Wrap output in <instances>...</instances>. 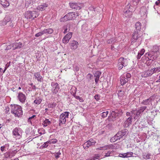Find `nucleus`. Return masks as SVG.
Listing matches in <instances>:
<instances>
[{
  "label": "nucleus",
  "instance_id": "4468645a",
  "mask_svg": "<svg viewBox=\"0 0 160 160\" xmlns=\"http://www.w3.org/2000/svg\"><path fill=\"white\" fill-rule=\"evenodd\" d=\"M69 4L71 8L77 10H80L82 6V4L78 2H70Z\"/></svg>",
  "mask_w": 160,
  "mask_h": 160
},
{
  "label": "nucleus",
  "instance_id": "bb28decb",
  "mask_svg": "<svg viewBox=\"0 0 160 160\" xmlns=\"http://www.w3.org/2000/svg\"><path fill=\"white\" fill-rule=\"evenodd\" d=\"M129 80H128V79L125 78L124 77L122 76L120 77V81L121 85H123L127 82Z\"/></svg>",
  "mask_w": 160,
  "mask_h": 160
},
{
  "label": "nucleus",
  "instance_id": "7c9ffc66",
  "mask_svg": "<svg viewBox=\"0 0 160 160\" xmlns=\"http://www.w3.org/2000/svg\"><path fill=\"white\" fill-rule=\"evenodd\" d=\"M44 34H52L53 32V29L51 28H49L47 29H44L43 30Z\"/></svg>",
  "mask_w": 160,
  "mask_h": 160
},
{
  "label": "nucleus",
  "instance_id": "6ab92c4d",
  "mask_svg": "<svg viewBox=\"0 0 160 160\" xmlns=\"http://www.w3.org/2000/svg\"><path fill=\"white\" fill-rule=\"evenodd\" d=\"M153 73L152 69L147 70L144 72L142 75V77L146 78L151 76Z\"/></svg>",
  "mask_w": 160,
  "mask_h": 160
},
{
  "label": "nucleus",
  "instance_id": "338daca9",
  "mask_svg": "<svg viewBox=\"0 0 160 160\" xmlns=\"http://www.w3.org/2000/svg\"><path fill=\"white\" fill-rule=\"evenodd\" d=\"M142 55L140 54L138 52V55L137 56V58L138 60L141 57V56H142Z\"/></svg>",
  "mask_w": 160,
  "mask_h": 160
},
{
  "label": "nucleus",
  "instance_id": "aec40b11",
  "mask_svg": "<svg viewBox=\"0 0 160 160\" xmlns=\"http://www.w3.org/2000/svg\"><path fill=\"white\" fill-rule=\"evenodd\" d=\"M96 142H91V141H87L85 142L83 145V148L85 149H86L87 148L89 147L90 146L94 145L95 143Z\"/></svg>",
  "mask_w": 160,
  "mask_h": 160
},
{
  "label": "nucleus",
  "instance_id": "4be33fe9",
  "mask_svg": "<svg viewBox=\"0 0 160 160\" xmlns=\"http://www.w3.org/2000/svg\"><path fill=\"white\" fill-rule=\"evenodd\" d=\"M101 74V72L99 71H97L94 73V76L95 77V81L96 84L98 83Z\"/></svg>",
  "mask_w": 160,
  "mask_h": 160
},
{
  "label": "nucleus",
  "instance_id": "0eeeda50",
  "mask_svg": "<svg viewBox=\"0 0 160 160\" xmlns=\"http://www.w3.org/2000/svg\"><path fill=\"white\" fill-rule=\"evenodd\" d=\"M22 130L20 128L16 127L12 130V134L16 139H20L22 137Z\"/></svg>",
  "mask_w": 160,
  "mask_h": 160
},
{
  "label": "nucleus",
  "instance_id": "58836bf2",
  "mask_svg": "<svg viewBox=\"0 0 160 160\" xmlns=\"http://www.w3.org/2000/svg\"><path fill=\"white\" fill-rule=\"evenodd\" d=\"M9 144H5L3 146H2L1 147V151L3 152L4 151H6L5 149L6 148L8 149L9 147Z\"/></svg>",
  "mask_w": 160,
  "mask_h": 160
},
{
  "label": "nucleus",
  "instance_id": "5fc2aeb1",
  "mask_svg": "<svg viewBox=\"0 0 160 160\" xmlns=\"http://www.w3.org/2000/svg\"><path fill=\"white\" fill-rule=\"evenodd\" d=\"M145 51V50L144 49L142 48L140 51H139L138 52L140 54L142 55L144 54Z\"/></svg>",
  "mask_w": 160,
  "mask_h": 160
},
{
  "label": "nucleus",
  "instance_id": "a878e982",
  "mask_svg": "<svg viewBox=\"0 0 160 160\" xmlns=\"http://www.w3.org/2000/svg\"><path fill=\"white\" fill-rule=\"evenodd\" d=\"M22 46V43L21 42L14 43L12 44V47L13 50L20 48Z\"/></svg>",
  "mask_w": 160,
  "mask_h": 160
},
{
  "label": "nucleus",
  "instance_id": "37998d69",
  "mask_svg": "<svg viewBox=\"0 0 160 160\" xmlns=\"http://www.w3.org/2000/svg\"><path fill=\"white\" fill-rule=\"evenodd\" d=\"M116 40L114 38H112L108 39L107 41L108 43L111 44L116 42Z\"/></svg>",
  "mask_w": 160,
  "mask_h": 160
},
{
  "label": "nucleus",
  "instance_id": "412c9836",
  "mask_svg": "<svg viewBox=\"0 0 160 160\" xmlns=\"http://www.w3.org/2000/svg\"><path fill=\"white\" fill-rule=\"evenodd\" d=\"M132 117H129L125 121L124 123L125 124V127H128L131 125L132 124Z\"/></svg>",
  "mask_w": 160,
  "mask_h": 160
},
{
  "label": "nucleus",
  "instance_id": "09e8293b",
  "mask_svg": "<svg viewBox=\"0 0 160 160\" xmlns=\"http://www.w3.org/2000/svg\"><path fill=\"white\" fill-rule=\"evenodd\" d=\"M74 97L76 99L79 100L80 102H82L83 101V100L82 97H80L76 95H75Z\"/></svg>",
  "mask_w": 160,
  "mask_h": 160
},
{
  "label": "nucleus",
  "instance_id": "603ef678",
  "mask_svg": "<svg viewBox=\"0 0 160 160\" xmlns=\"http://www.w3.org/2000/svg\"><path fill=\"white\" fill-rule=\"evenodd\" d=\"M140 0H132V4L133 5L136 6L139 3Z\"/></svg>",
  "mask_w": 160,
  "mask_h": 160
},
{
  "label": "nucleus",
  "instance_id": "8fccbe9b",
  "mask_svg": "<svg viewBox=\"0 0 160 160\" xmlns=\"http://www.w3.org/2000/svg\"><path fill=\"white\" fill-rule=\"evenodd\" d=\"M44 34V33L43 32V31H42L39 32L36 34H35V36L36 37H39V36H41L42 35Z\"/></svg>",
  "mask_w": 160,
  "mask_h": 160
},
{
  "label": "nucleus",
  "instance_id": "f03ea898",
  "mask_svg": "<svg viewBox=\"0 0 160 160\" xmlns=\"http://www.w3.org/2000/svg\"><path fill=\"white\" fill-rule=\"evenodd\" d=\"M123 113L121 109H116L115 110H111L110 111V115L108 117V121H114L119 118Z\"/></svg>",
  "mask_w": 160,
  "mask_h": 160
},
{
  "label": "nucleus",
  "instance_id": "1a4fd4ad",
  "mask_svg": "<svg viewBox=\"0 0 160 160\" xmlns=\"http://www.w3.org/2000/svg\"><path fill=\"white\" fill-rule=\"evenodd\" d=\"M69 113V112H66L61 114L59 117V126L65 123L67 119L68 118Z\"/></svg>",
  "mask_w": 160,
  "mask_h": 160
},
{
  "label": "nucleus",
  "instance_id": "39448f33",
  "mask_svg": "<svg viewBox=\"0 0 160 160\" xmlns=\"http://www.w3.org/2000/svg\"><path fill=\"white\" fill-rule=\"evenodd\" d=\"M128 64V60L123 57L120 58L118 61V67L119 70H121L123 67H126Z\"/></svg>",
  "mask_w": 160,
  "mask_h": 160
},
{
  "label": "nucleus",
  "instance_id": "f257e3e1",
  "mask_svg": "<svg viewBox=\"0 0 160 160\" xmlns=\"http://www.w3.org/2000/svg\"><path fill=\"white\" fill-rule=\"evenodd\" d=\"M135 29L132 34V39L131 43L135 42L139 38L141 29V24L139 22H136L135 25Z\"/></svg>",
  "mask_w": 160,
  "mask_h": 160
},
{
  "label": "nucleus",
  "instance_id": "864d4df0",
  "mask_svg": "<svg viewBox=\"0 0 160 160\" xmlns=\"http://www.w3.org/2000/svg\"><path fill=\"white\" fill-rule=\"evenodd\" d=\"M126 154V156H127V158H128L132 156L133 153L132 152H127Z\"/></svg>",
  "mask_w": 160,
  "mask_h": 160
},
{
  "label": "nucleus",
  "instance_id": "c9c22d12",
  "mask_svg": "<svg viewBox=\"0 0 160 160\" xmlns=\"http://www.w3.org/2000/svg\"><path fill=\"white\" fill-rule=\"evenodd\" d=\"M124 92L121 90H118V97L120 99H122L121 98L124 95Z\"/></svg>",
  "mask_w": 160,
  "mask_h": 160
},
{
  "label": "nucleus",
  "instance_id": "de8ad7c7",
  "mask_svg": "<svg viewBox=\"0 0 160 160\" xmlns=\"http://www.w3.org/2000/svg\"><path fill=\"white\" fill-rule=\"evenodd\" d=\"M152 69L153 73H155L157 72H160V67H157L156 68H154Z\"/></svg>",
  "mask_w": 160,
  "mask_h": 160
},
{
  "label": "nucleus",
  "instance_id": "473e14b6",
  "mask_svg": "<svg viewBox=\"0 0 160 160\" xmlns=\"http://www.w3.org/2000/svg\"><path fill=\"white\" fill-rule=\"evenodd\" d=\"M88 25L87 23H85L82 26V30L84 33L88 30Z\"/></svg>",
  "mask_w": 160,
  "mask_h": 160
},
{
  "label": "nucleus",
  "instance_id": "69168bd1",
  "mask_svg": "<svg viewBox=\"0 0 160 160\" xmlns=\"http://www.w3.org/2000/svg\"><path fill=\"white\" fill-rule=\"evenodd\" d=\"M94 98L97 101L99 99V97L98 94L94 96Z\"/></svg>",
  "mask_w": 160,
  "mask_h": 160
},
{
  "label": "nucleus",
  "instance_id": "a18cd8bd",
  "mask_svg": "<svg viewBox=\"0 0 160 160\" xmlns=\"http://www.w3.org/2000/svg\"><path fill=\"white\" fill-rule=\"evenodd\" d=\"M112 152H113V150H109L107 152L105 153L104 157H108L111 156V154L112 153Z\"/></svg>",
  "mask_w": 160,
  "mask_h": 160
},
{
  "label": "nucleus",
  "instance_id": "c03bdc74",
  "mask_svg": "<svg viewBox=\"0 0 160 160\" xmlns=\"http://www.w3.org/2000/svg\"><path fill=\"white\" fill-rule=\"evenodd\" d=\"M56 104L55 102H53L52 103H49L48 105V107L49 108H53L56 107Z\"/></svg>",
  "mask_w": 160,
  "mask_h": 160
},
{
  "label": "nucleus",
  "instance_id": "20e7f679",
  "mask_svg": "<svg viewBox=\"0 0 160 160\" xmlns=\"http://www.w3.org/2000/svg\"><path fill=\"white\" fill-rule=\"evenodd\" d=\"M128 130L126 129H124L119 131L110 140H120L123 137H125L128 134Z\"/></svg>",
  "mask_w": 160,
  "mask_h": 160
},
{
  "label": "nucleus",
  "instance_id": "cd10ccee",
  "mask_svg": "<svg viewBox=\"0 0 160 160\" xmlns=\"http://www.w3.org/2000/svg\"><path fill=\"white\" fill-rule=\"evenodd\" d=\"M11 18L9 16L6 15L3 20V25H6L8 22L10 21Z\"/></svg>",
  "mask_w": 160,
  "mask_h": 160
},
{
  "label": "nucleus",
  "instance_id": "e433bc0d",
  "mask_svg": "<svg viewBox=\"0 0 160 160\" xmlns=\"http://www.w3.org/2000/svg\"><path fill=\"white\" fill-rule=\"evenodd\" d=\"M159 48L157 46H153L152 51L151 52H159Z\"/></svg>",
  "mask_w": 160,
  "mask_h": 160
},
{
  "label": "nucleus",
  "instance_id": "423d86ee",
  "mask_svg": "<svg viewBox=\"0 0 160 160\" xmlns=\"http://www.w3.org/2000/svg\"><path fill=\"white\" fill-rule=\"evenodd\" d=\"M76 14L75 12H70L66 14L64 17L60 19L61 22H64L68 20L73 19L76 17Z\"/></svg>",
  "mask_w": 160,
  "mask_h": 160
},
{
  "label": "nucleus",
  "instance_id": "052dcab7",
  "mask_svg": "<svg viewBox=\"0 0 160 160\" xmlns=\"http://www.w3.org/2000/svg\"><path fill=\"white\" fill-rule=\"evenodd\" d=\"M63 29L64 30L63 33H65L68 32V28L66 26H64L63 27Z\"/></svg>",
  "mask_w": 160,
  "mask_h": 160
},
{
  "label": "nucleus",
  "instance_id": "c85d7f7f",
  "mask_svg": "<svg viewBox=\"0 0 160 160\" xmlns=\"http://www.w3.org/2000/svg\"><path fill=\"white\" fill-rule=\"evenodd\" d=\"M78 43L77 42L73 41L71 43V48L72 49H75L78 47Z\"/></svg>",
  "mask_w": 160,
  "mask_h": 160
},
{
  "label": "nucleus",
  "instance_id": "680f3d73",
  "mask_svg": "<svg viewBox=\"0 0 160 160\" xmlns=\"http://www.w3.org/2000/svg\"><path fill=\"white\" fill-rule=\"evenodd\" d=\"M61 154V153L60 152H58L55 155V158H58L60 157V155Z\"/></svg>",
  "mask_w": 160,
  "mask_h": 160
},
{
  "label": "nucleus",
  "instance_id": "6e6552de",
  "mask_svg": "<svg viewBox=\"0 0 160 160\" xmlns=\"http://www.w3.org/2000/svg\"><path fill=\"white\" fill-rule=\"evenodd\" d=\"M39 13L35 11H27L25 12V18L27 19H34L38 16Z\"/></svg>",
  "mask_w": 160,
  "mask_h": 160
},
{
  "label": "nucleus",
  "instance_id": "79ce46f5",
  "mask_svg": "<svg viewBox=\"0 0 160 160\" xmlns=\"http://www.w3.org/2000/svg\"><path fill=\"white\" fill-rule=\"evenodd\" d=\"M123 77H124L125 78L128 79V80H129L131 77V74L129 73H127L122 75Z\"/></svg>",
  "mask_w": 160,
  "mask_h": 160
},
{
  "label": "nucleus",
  "instance_id": "b1692460",
  "mask_svg": "<svg viewBox=\"0 0 160 160\" xmlns=\"http://www.w3.org/2000/svg\"><path fill=\"white\" fill-rule=\"evenodd\" d=\"M57 142L56 141H54L53 142H52L47 141L46 142H44L43 144L40 147V148L41 149H42L44 148H47L48 146V144L49 143L50 144H51V143H55Z\"/></svg>",
  "mask_w": 160,
  "mask_h": 160
},
{
  "label": "nucleus",
  "instance_id": "c756f323",
  "mask_svg": "<svg viewBox=\"0 0 160 160\" xmlns=\"http://www.w3.org/2000/svg\"><path fill=\"white\" fill-rule=\"evenodd\" d=\"M1 4L5 8L7 7L9 5V3L7 0H1Z\"/></svg>",
  "mask_w": 160,
  "mask_h": 160
},
{
  "label": "nucleus",
  "instance_id": "ea45409f",
  "mask_svg": "<svg viewBox=\"0 0 160 160\" xmlns=\"http://www.w3.org/2000/svg\"><path fill=\"white\" fill-rule=\"evenodd\" d=\"M147 108V106H143L140 108L138 110L139 112L141 113L143 112L145 110H146Z\"/></svg>",
  "mask_w": 160,
  "mask_h": 160
},
{
  "label": "nucleus",
  "instance_id": "13d9d810",
  "mask_svg": "<svg viewBox=\"0 0 160 160\" xmlns=\"http://www.w3.org/2000/svg\"><path fill=\"white\" fill-rule=\"evenodd\" d=\"M10 111V109L8 107H5V112L6 113H8Z\"/></svg>",
  "mask_w": 160,
  "mask_h": 160
},
{
  "label": "nucleus",
  "instance_id": "f704fd0d",
  "mask_svg": "<svg viewBox=\"0 0 160 160\" xmlns=\"http://www.w3.org/2000/svg\"><path fill=\"white\" fill-rule=\"evenodd\" d=\"M101 156L100 154H96L94 155L91 159L92 160H96L97 159H99V158Z\"/></svg>",
  "mask_w": 160,
  "mask_h": 160
},
{
  "label": "nucleus",
  "instance_id": "6e6d98bb",
  "mask_svg": "<svg viewBox=\"0 0 160 160\" xmlns=\"http://www.w3.org/2000/svg\"><path fill=\"white\" fill-rule=\"evenodd\" d=\"M119 157L122 158H127V156H126V153H123V154H120L119 155Z\"/></svg>",
  "mask_w": 160,
  "mask_h": 160
},
{
  "label": "nucleus",
  "instance_id": "2f4dec72",
  "mask_svg": "<svg viewBox=\"0 0 160 160\" xmlns=\"http://www.w3.org/2000/svg\"><path fill=\"white\" fill-rule=\"evenodd\" d=\"M42 101V99L41 97H36L34 101V102L36 104L39 105L41 103Z\"/></svg>",
  "mask_w": 160,
  "mask_h": 160
},
{
  "label": "nucleus",
  "instance_id": "2eb2a0df",
  "mask_svg": "<svg viewBox=\"0 0 160 160\" xmlns=\"http://www.w3.org/2000/svg\"><path fill=\"white\" fill-rule=\"evenodd\" d=\"M131 117H133L134 119H137L140 115V113L138 110L136 109L132 110L131 111Z\"/></svg>",
  "mask_w": 160,
  "mask_h": 160
},
{
  "label": "nucleus",
  "instance_id": "ddd939ff",
  "mask_svg": "<svg viewBox=\"0 0 160 160\" xmlns=\"http://www.w3.org/2000/svg\"><path fill=\"white\" fill-rule=\"evenodd\" d=\"M52 86L51 91L53 94L57 93L59 90L60 87L58 83L55 82H52L51 83Z\"/></svg>",
  "mask_w": 160,
  "mask_h": 160
},
{
  "label": "nucleus",
  "instance_id": "a211bd4d",
  "mask_svg": "<svg viewBox=\"0 0 160 160\" xmlns=\"http://www.w3.org/2000/svg\"><path fill=\"white\" fill-rule=\"evenodd\" d=\"M18 97L20 102L22 103H24L25 102L26 99V96L22 92H19L18 93Z\"/></svg>",
  "mask_w": 160,
  "mask_h": 160
},
{
  "label": "nucleus",
  "instance_id": "e2e57ef3",
  "mask_svg": "<svg viewBox=\"0 0 160 160\" xmlns=\"http://www.w3.org/2000/svg\"><path fill=\"white\" fill-rule=\"evenodd\" d=\"M35 116V115H32V117H29L28 120V122H30L31 123V119L34 118Z\"/></svg>",
  "mask_w": 160,
  "mask_h": 160
},
{
  "label": "nucleus",
  "instance_id": "9d476101",
  "mask_svg": "<svg viewBox=\"0 0 160 160\" xmlns=\"http://www.w3.org/2000/svg\"><path fill=\"white\" fill-rule=\"evenodd\" d=\"M159 54V52H150L146 53L145 56L148 58L149 60L153 61L158 57Z\"/></svg>",
  "mask_w": 160,
  "mask_h": 160
},
{
  "label": "nucleus",
  "instance_id": "4c0bfd02",
  "mask_svg": "<svg viewBox=\"0 0 160 160\" xmlns=\"http://www.w3.org/2000/svg\"><path fill=\"white\" fill-rule=\"evenodd\" d=\"M151 155L150 153H145L143 155V158L145 159H149L150 158Z\"/></svg>",
  "mask_w": 160,
  "mask_h": 160
},
{
  "label": "nucleus",
  "instance_id": "7ed1b4c3",
  "mask_svg": "<svg viewBox=\"0 0 160 160\" xmlns=\"http://www.w3.org/2000/svg\"><path fill=\"white\" fill-rule=\"evenodd\" d=\"M11 112L14 115L15 117H19L22 115V111L21 107L17 105H11Z\"/></svg>",
  "mask_w": 160,
  "mask_h": 160
},
{
  "label": "nucleus",
  "instance_id": "5701e85b",
  "mask_svg": "<svg viewBox=\"0 0 160 160\" xmlns=\"http://www.w3.org/2000/svg\"><path fill=\"white\" fill-rule=\"evenodd\" d=\"M113 148V145L112 144H110L109 145H107L101 147L100 148H97L98 150H106L109 149H112Z\"/></svg>",
  "mask_w": 160,
  "mask_h": 160
},
{
  "label": "nucleus",
  "instance_id": "393cba45",
  "mask_svg": "<svg viewBox=\"0 0 160 160\" xmlns=\"http://www.w3.org/2000/svg\"><path fill=\"white\" fill-rule=\"evenodd\" d=\"M48 6V4L46 3H43L42 4L38 6L37 8V9L38 10L42 11L45 10L46 8Z\"/></svg>",
  "mask_w": 160,
  "mask_h": 160
},
{
  "label": "nucleus",
  "instance_id": "4d7b16f0",
  "mask_svg": "<svg viewBox=\"0 0 160 160\" xmlns=\"http://www.w3.org/2000/svg\"><path fill=\"white\" fill-rule=\"evenodd\" d=\"M92 77V75L91 74L88 73L87 76V78L88 80H90Z\"/></svg>",
  "mask_w": 160,
  "mask_h": 160
},
{
  "label": "nucleus",
  "instance_id": "a19ab883",
  "mask_svg": "<svg viewBox=\"0 0 160 160\" xmlns=\"http://www.w3.org/2000/svg\"><path fill=\"white\" fill-rule=\"evenodd\" d=\"M76 92V88L75 87H72L71 89V92L72 94L74 96Z\"/></svg>",
  "mask_w": 160,
  "mask_h": 160
},
{
  "label": "nucleus",
  "instance_id": "774afa93",
  "mask_svg": "<svg viewBox=\"0 0 160 160\" xmlns=\"http://www.w3.org/2000/svg\"><path fill=\"white\" fill-rule=\"evenodd\" d=\"M155 4L156 5L160 6V0H158L155 2Z\"/></svg>",
  "mask_w": 160,
  "mask_h": 160
},
{
  "label": "nucleus",
  "instance_id": "f3484780",
  "mask_svg": "<svg viewBox=\"0 0 160 160\" xmlns=\"http://www.w3.org/2000/svg\"><path fill=\"white\" fill-rule=\"evenodd\" d=\"M72 33L71 32L68 33L65 36H64L62 39V42L65 43L68 42L69 41L71 38L72 36Z\"/></svg>",
  "mask_w": 160,
  "mask_h": 160
},
{
  "label": "nucleus",
  "instance_id": "3c124183",
  "mask_svg": "<svg viewBox=\"0 0 160 160\" xmlns=\"http://www.w3.org/2000/svg\"><path fill=\"white\" fill-rule=\"evenodd\" d=\"M112 127V124L111 122H110L106 124V128L108 129H110Z\"/></svg>",
  "mask_w": 160,
  "mask_h": 160
},
{
  "label": "nucleus",
  "instance_id": "dca6fc26",
  "mask_svg": "<svg viewBox=\"0 0 160 160\" xmlns=\"http://www.w3.org/2000/svg\"><path fill=\"white\" fill-rule=\"evenodd\" d=\"M33 78L40 82H42L43 80V78L39 72H36L34 73Z\"/></svg>",
  "mask_w": 160,
  "mask_h": 160
},
{
  "label": "nucleus",
  "instance_id": "9b49d317",
  "mask_svg": "<svg viewBox=\"0 0 160 160\" xmlns=\"http://www.w3.org/2000/svg\"><path fill=\"white\" fill-rule=\"evenodd\" d=\"M131 10V5L129 3L125 7L123 11V15L126 18L131 17L132 14Z\"/></svg>",
  "mask_w": 160,
  "mask_h": 160
},
{
  "label": "nucleus",
  "instance_id": "49530a36",
  "mask_svg": "<svg viewBox=\"0 0 160 160\" xmlns=\"http://www.w3.org/2000/svg\"><path fill=\"white\" fill-rule=\"evenodd\" d=\"M108 111H106V112H103L102 113V117L104 118L107 117L108 114Z\"/></svg>",
  "mask_w": 160,
  "mask_h": 160
},
{
  "label": "nucleus",
  "instance_id": "f8f14e48",
  "mask_svg": "<svg viewBox=\"0 0 160 160\" xmlns=\"http://www.w3.org/2000/svg\"><path fill=\"white\" fill-rule=\"evenodd\" d=\"M155 98L156 96L153 95L150 96L148 98L143 100L141 104L148 106H152V102L154 101Z\"/></svg>",
  "mask_w": 160,
  "mask_h": 160
},
{
  "label": "nucleus",
  "instance_id": "bf43d9fd",
  "mask_svg": "<svg viewBox=\"0 0 160 160\" xmlns=\"http://www.w3.org/2000/svg\"><path fill=\"white\" fill-rule=\"evenodd\" d=\"M73 67L74 70L76 71H79V68L78 66H73Z\"/></svg>",
  "mask_w": 160,
  "mask_h": 160
},
{
  "label": "nucleus",
  "instance_id": "72a5a7b5",
  "mask_svg": "<svg viewBox=\"0 0 160 160\" xmlns=\"http://www.w3.org/2000/svg\"><path fill=\"white\" fill-rule=\"evenodd\" d=\"M51 123V122L49 119H46L43 123L44 127H46L48 125H49Z\"/></svg>",
  "mask_w": 160,
  "mask_h": 160
},
{
  "label": "nucleus",
  "instance_id": "0e129e2a",
  "mask_svg": "<svg viewBox=\"0 0 160 160\" xmlns=\"http://www.w3.org/2000/svg\"><path fill=\"white\" fill-rule=\"evenodd\" d=\"M9 65L8 64V63H7L6 65V67L5 68V69H4V70L3 71V73H4L5 71H6V70H7V68L9 67Z\"/></svg>",
  "mask_w": 160,
  "mask_h": 160
}]
</instances>
